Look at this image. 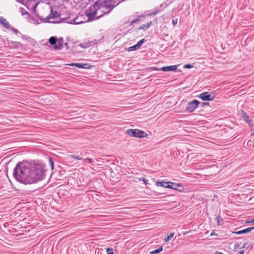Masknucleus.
<instances>
[{"label":"nucleus","mask_w":254,"mask_h":254,"mask_svg":"<svg viewBox=\"0 0 254 254\" xmlns=\"http://www.w3.org/2000/svg\"><path fill=\"white\" fill-rule=\"evenodd\" d=\"M45 173V170L41 165L23 162L17 165L14 170L13 176L20 183L31 184L43 180Z\"/></svg>","instance_id":"obj_1"},{"label":"nucleus","mask_w":254,"mask_h":254,"mask_svg":"<svg viewBox=\"0 0 254 254\" xmlns=\"http://www.w3.org/2000/svg\"><path fill=\"white\" fill-rule=\"evenodd\" d=\"M111 0H105L103 2L101 0H98L95 2V4H96L98 7H105L107 9L109 8V11L106 13H105L104 14H108L109 13V12L112 10L117 5L119 4L118 3L116 4H115V3L114 2L113 4H111L109 1H111Z\"/></svg>","instance_id":"obj_2"},{"label":"nucleus","mask_w":254,"mask_h":254,"mask_svg":"<svg viewBox=\"0 0 254 254\" xmlns=\"http://www.w3.org/2000/svg\"><path fill=\"white\" fill-rule=\"evenodd\" d=\"M98 6L95 3L93 4L92 7H90L86 12V16L88 17L89 21L94 20L95 19H99L100 17H101L103 15H100V16H97L95 18V15L97 14V9L96 7Z\"/></svg>","instance_id":"obj_3"},{"label":"nucleus","mask_w":254,"mask_h":254,"mask_svg":"<svg viewBox=\"0 0 254 254\" xmlns=\"http://www.w3.org/2000/svg\"><path fill=\"white\" fill-rule=\"evenodd\" d=\"M128 135L132 137H144L147 135L146 132L138 129H128L127 130Z\"/></svg>","instance_id":"obj_4"},{"label":"nucleus","mask_w":254,"mask_h":254,"mask_svg":"<svg viewBox=\"0 0 254 254\" xmlns=\"http://www.w3.org/2000/svg\"><path fill=\"white\" fill-rule=\"evenodd\" d=\"M199 102L196 100H194L188 103L186 111L188 113L193 112L198 106Z\"/></svg>","instance_id":"obj_5"},{"label":"nucleus","mask_w":254,"mask_h":254,"mask_svg":"<svg viewBox=\"0 0 254 254\" xmlns=\"http://www.w3.org/2000/svg\"><path fill=\"white\" fill-rule=\"evenodd\" d=\"M214 97V96H212L207 92L202 93L199 95V98L203 101H212Z\"/></svg>","instance_id":"obj_6"},{"label":"nucleus","mask_w":254,"mask_h":254,"mask_svg":"<svg viewBox=\"0 0 254 254\" xmlns=\"http://www.w3.org/2000/svg\"><path fill=\"white\" fill-rule=\"evenodd\" d=\"M98 43L97 40H95L94 41H88L87 42L79 44V46L83 48L86 49L91 46L97 44Z\"/></svg>","instance_id":"obj_7"},{"label":"nucleus","mask_w":254,"mask_h":254,"mask_svg":"<svg viewBox=\"0 0 254 254\" xmlns=\"http://www.w3.org/2000/svg\"><path fill=\"white\" fill-rule=\"evenodd\" d=\"M169 183H170V186L172 187V188H170V189L177 190L179 191H182L184 190V187L180 183L177 184L170 182H169Z\"/></svg>","instance_id":"obj_8"},{"label":"nucleus","mask_w":254,"mask_h":254,"mask_svg":"<svg viewBox=\"0 0 254 254\" xmlns=\"http://www.w3.org/2000/svg\"><path fill=\"white\" fill-rule=\"evenodd\" d=\"M0 24L2 26V27L6 29L10 28L9 23L2 16H0Z\"/></svg>","instance_id":"obj_9"},{"label":"nucleus","mask_w":254,"mask_h":254,"mask_svg":"<svg viewBox=\"0 0 254 254\" xmlns=\"http://www.w3.org/2000/svg\"><path fill=\"white\" fill-rule=\"evenodd\" d=\"M64 39L60 38L57 39V44L54 47V49L56 50H61L63 48Z\"/></svg>","instance_id":"obj_10"},{"label":"nucleus","mask_w":254,"mask_h":254,"mask_svg":"<svg viewBox=\"0 0 254 254\" xmlns=\"http://www.w3.org/2000/svg\"><path fill=\"white\" fill-rule=\"evenodd\" d=\"M177 68V65H170V66H163L160 69V70L163 71H175Z\"/></svg>","instance_id":"obj_11"},{"label":"nucleus","mask_w":254,"mask_h":254,"mask_svg":"<svg viewBox=\"0 0 254 254\" xmlns=\"http://www.w3.org/2000/svg\"><path fill=\"white\" fill-rule=\"evenodd\" d=\"M156 185L157 186H161L165 188L170 189V188H172V187L170 186V183L165 182L164 181L161 182H156Z\"/></svg>","instance_id":"obj_12"},{"label":"nucleus","mask_w":254,"mask_h":254,"mask_svg":"<svg viewBox=\"0 0 254 254\" xmlns=\"http://www.w3.org/2000/svg\"><path fill=\"white\" fill-rule=\"evenodd\" d=\"M70 66H75L79 68H86V66L87 65V64H83L81 63H72L69 64Z\"/></svg>","instance_id":"obj_13"},{"label":"nucleus","mask_w":254,"mask_h":254,"mask_svg":"<svg viewBox=\"0 0 254 254\" xmlns=\"http://www.w3.org/2000/svg\"><path fill=\"white\" fill-rule=\"evenodd\" d=\"M49 42L51 45L55 46L57 43V38L56 37L52 36L49 39Z\"/></svg>","instance_id":"obj_14"},{"label":"nucleus","mask_w":254,"mask_h":254,"mask_svg":"<svg viewBox=\"0 0 254 254\" xmlns=\"http://www.w3.org/2000/svg\"><path fill=\"white\" fill-rule=\"evenodd\" d=\"M152 22L150 21L149 22H148L146 24H143L139 28V29H142L143 30H146L150 27V26L152 25Z\"/></svg>","instance_id":"obj_15"},{"label":"nucleus","mask_w":254,"mask_h":254,"mask_svg":"<svg viewBox=\"0 0 254 254\" xmlns=\"http://www.w3.org/2000/svg\"><path fill=\"white\" fill-rule=\"evenodd\" d=\"M68 157L70 158L75 159L77 160H83V158L82 157H80L79 155L70 154V155H68Z\"/></svg>","instance_id":"obj_16"},{"label":"nucleus","mask_w":254,"mask_h":254,"mask_svg":"<svg viewBox=\"0 0 254 254\" xmlns=\"http://www.w3.org/2000/svg\"><path fill=\"white\" fill-rule=\"evenodd\" d=\"M162 251V247H161L154 251H152L150 252V254H158V253H160V252H161Z\"/></svg>","instance_id":"obj_17"},{"label":"nucleus","mask_w":254,"mask_h":254,"mask_svg":"<svg viewBox=\"0 0 254 254\" xmlns=\"http://www.w3.org/2000/svg\"><path fill=\"white\" fill-rule=\"evenodd\" d=\"M174 235V233H171L167 238H165L164 241L165 242H167L170 241Z\"/></svg>","instance_id":"obj_18"},{"label":"nucleus","mask_w":254,"mask_h":254,"mask_svg":"<svg viewBox=\"0 0 254 254\" xmlns=\"http://www.w3.org/2000/svg\"><path fill=\"white\" fill-rule=\"evenodd\" d=\"M58 13L57 11L54 12V11L52 10L51 13L50 14V18L57 17L58 16Z\"/></svg>","instance_id":"obj_19"},{"label":"nucleus","mask_w":254,"mask_h":254,"mask_svg":"<svg viewBox=\"0 0 254 254\" xmlns=\"http://www.w3.org/2000/svg\"><path fill=\"white\" fill-rule=\"evenodd\" d=\"M243 117L245 121H246L247 122H249V117L244 111H243Z\"/></svg>","instance_id":"obj_20"},{"label":"nucleus","mask_w":254,"mask_h":254,"mask_svg":"<svg viewBox=\"0 0 254 254\" xmlns=\"http://www.w3.org/2000/svg\"><path fill=\"white\" fill-rule=\"evenodd\" d=\"M138 49V48L137 47H136V45H135L133 46H131V47H130L128 48V51H135V50H136Z\"/></svg>","instance_id":"obj_21"},{"label":"nucleus","mask_w":254,"mask_h":254,"mask_svg":"<svg viewBox=\"0 0 254 254\" xmlns=\"http://www.w3.org/2000/svg\"><path fill=\"white\" fill-rule=\"evenodd\" d=\"M145 40L144 39H143L137 42V43L136 44V47H137L138 48L142 45V44L144 42Z\"/></svg>","instance_id":"obj_22"},{"label":"nucleus","mask_w":254,"mask_h":254,"mask_svg":"<svg viewBox=\"0 0 254 254\" xmlns=\"http://www.w3.org/2000/svg\"><path fill=\"white\" fill-rule=\"evenodd\" d=\"M107 254H114L113 250L112 248H107L106 249Z\"/></svg>","instance_id":"obj_23"},{"label":"nucleus","mask_w":254,"mask_h":254,"mask_svg":"<svg viewBox=\"0 0 254 254\" xmlns=\"http://www.w3.org/2000/svg\"><path fill=\"white\" fill-rule=\"evenodd\" d=\"M83 160L86 161L88 163H89L90 164H92L94 162L93 160L92 159H91V158H86V159H84L83 158Z\"/></svg>","instance_id":"obj_24"},{"label":"nucleus","mask_w":254,"mask_h":254,"mask_svg":"<svg viewBox=\"0 0 254 254\" xmlns=\"http://www.w3.org/2000/svg\"><path fill=\"white\" fill-rule=\"evenodd\" d=\"M217 223L218 225H221L222 224V219L221 218L220 216H218L217 217Z\"/></svg>","instance_id":"obj_25"},{"label":"nucleus","mask_w":254,"mask_h":254,"mask_svg":"<svg viewBox=\"0 0 254 254\" xmlns=\"http://www.w3.org/2000/svg\"><path fill=\"white\" fill-rule=\"evenodd\" d=\"M138 21H139V19L138 18L134 19L130 22L129 25L130 26L132 25L133 23H136Z\"/></svg>","instance_id":"obj_26"},{"label":"nucleus","mask_w":254,"mask_h":254,"mask_svg":"<svg viewBox=\"0 0 254 254\" xmlns=\"http://www.w3.org/2000/svg\"><path fill=\"white\" fill-rule=\"evenodd\" d=\"M139 180L140 181H142L144 184H147L148 180L147 179H146L144 178H139Z\"/></svg>","instance_id":"obj_27"},{"label":"nucleus","mask_w":254,"mask_h":254,"mask_svg":"<svg viewBox=\"0 0 254 254\" xmlns=\"http://www.w3.org/2000/svg\"><path fill=\"white\" fill-rule=\"evenodd\" d=\"M250 232H251V229H249V228L242 230V234H245V233H249Z\"/></svg>","instance_id":"obj_28"},{"label":"nucleus","mask_w":254,"mask_h":254,"mask_svg":"<svg viewBox=\"0 0 254 254\" xmlns=\"http://www.w3.org/2000/svg\"><path fill=\"white\" fill-rule=\"evenodd\" d=\"M49 162H50V164L52 169H53L54 167V163L51 158L49 159Z\"/></svg>","instance_id":"obj_29"},{"label":"nucleus","mask_w":254,"mask_h":254,"mask_svg":"<svg viewBox=\"0 0 254 254\" xmlns=\"http://www.w3.org/2000/svg\"><path fill=\"white\" fill-rule=\"evenodd\" d=\"M193 67V65L190 64H186L184 65V68H190Z\"/></svg>","instance_id":"obj_30"},{"label":"nucleus","mask_w":254,"mask_h":254,"mask_svg":"<svg viewBox=\"0 0 254 254\" xmlns=\"http://www.w3.org/2000/svg\"><path fill=\"white\" fill-rule=\"evenodd\" d=\"M178 23V18L174 19L172 20V23L174 26L176 25Z\"/></svg>","instance_id":"obj_31"},{"label":"nucleus","mask_w":254,"mask_h":254,"mask_svg":"<svg viewBox=\"0 0 254 254\" xmlns=\"http://www.w3.org/2000/svg\"><path fill=\"white\" fill-rule=\"evenodd\" d=\"M82 23V21H78L77 20V18L75 19L74 20V24H79V23Z\"/></svg>","instance_id":"obj_32"},{"label":"nucleus","mask_w":254,"mask_h":254,"mask_svg":"<svg viewBox=\"0 0 254 254\" xmlns=\"http://www.w3.org/2000/svg\"><path fill=\"white\" fill-rule=\"evenodd\" d=\"M10 29H11V30L14 31L16 34L18 32V30L17 29H14V28H10Z\"/></svg>","instance_id":"obj_33"},{"label":"nucleus","mask_w":254,"mask_h":254,"mask_svg":"<svg viewBox=\"0 0 254 254\" xmlns=\"http://www.w3.org/2000/svg\"><path fill=\"white\" fill-rule=\"evenodd\" d=\"M235 234H238V235H240V234H242V230L241 231H237V232H234Z\"/></svg>","instance_id":"obj_34"},{"label":"nucleus","mask_w":254,"mask_h":254,"mask_svg":"<svg viewBox=\"0 0 254 254\" xmlns=\"http://www.w3.org/2000/svg\"><path fill=\"white\" fill-rule=\"evenodd\" d=\"M202 106L204 107L205 106L208 105L209 104V103L207 102H202Z\"/></svg>","instance_id":"obj_35"},{"label":"nucleus","mask_w":254,"mask_h":254,"mask_svg":"<svg viewBox=\"0 0 254 254\" xmlns=\"http://www.w3.org/2000/svg\"><path fill=\"white\" fill-rule=\"evenodd\" d=\"M246 223H254V219H253L251 221H247Z\"/></svg>","instance_id":"obj_36"},{"label":"nucleus","mask_w":254,"mask_h":254,"mask_svg":"<svg viewBox=\"0 0 254 254\" xmlns=\"http://www.w3.org/2000/svg\"><path fill=\"white\" fill-rule=\"evenodd\" d=\"M244 250H242V251H240L238 253V254H244Z\"/></svg>","instance_id":"obj_37"},{"label":"nucleus","mask_w":254,"mask_h":254,"mask_svg":"<svg viewBox=\"0 0 254 254\" xmlns=\"http://www.w3.org/2000/svg\"><path fill=\"white\" fill-rule=\"evenodd\" d=\"M215 254H224L221 252H216L215 253Z\"/></svg>","instance_id":"obj_38"},{"label":"nucleus","mask_w":254,"mask_h":254,"mask_svg":"<svg viewBox=\"0 0 254 254\" xmlns=\"http://www.w3.org/2000/svg\"><path fill=\"white\" fill-rule=\"evenodd\" d=\"M14 43H15V44H20V42H11V44H14Z\"/></svg>","instance_id":"obj_39"},{"label":"nucleus","mask_w":254,"mask_h":254,"mask_svg":"<svg viewBox=\"0 0 254 254\" xmlns=\"http://www.w3.org/2000/svg\"><path fill=\"white\" fill-rule=\"evenodd\" d=\"M249 229H251V231H252L253 230H254V227H250V228H249Z\"/></svg>","instance_id":"obj_40"},{"label":"nucleus","mask_w":254,"mask_h":254,"mask_svg":"<svg viewBox=\"0 0 254 254\" xmlns=\"http://www.w3.org/2000/svg\"><path fill=\"white\" fill-rule=\"evenodd\" d=\"M156 193H157V194H162V193H161V192H156Z\"/></svg>","instance_id":"obj_41"},{"label":"nucleus","mask_w":254,"mask_h":254,"mask_svg":"<svg viewBox=\"0 0 254 254\" xmlns=\"http://www.w3.org/2000/svg\"><path fill=\"white\" fill-rule=\"evenodd\" d=\"M211 236L214 235V233H211Z\"/></svg>","instance_id":"obj_42"},{"label":"nucleus","mask_w":254,"mask_h":254,"mask_svg":"<svg viewBox=\"0 0 254 254\" xmlns=\"http://www.w3.org/2000/svg\"><path fill=\"white\" fill-rule=\"evenodd\" d=\"M122 1H124V0H122Z\"/></svg>","instance_id":"obj_43"}]
</instances>
